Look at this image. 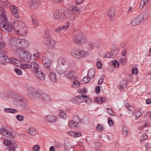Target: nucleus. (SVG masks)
Segmentation results:
<instances>
[{"label": "nucleus", "instance_id": "1a4fd4ad", "mask_svg": "<svg viewBox=\"0 0 151 151\" xmlns=\"http://www.w3.org/2000/svg\"><path fill=\"white\" fill-rule=\"evenodd\" d=\"M29 46L28 41L24 39H19V47L27 48Z\"/></svg>", "mask_w": 151, "mask_h": 151}, {"label": "nucleus", "instance_id": "473e14b6", "mask_svg": "<svg viewBox=\"0 0 151 151\" xmlns=\"http://www.w3.org/2000/svg\"><path fill=\"white\" fill-rule=\"evenodd\" d=\"M19 61L20 62V63H16V64H15L16 65H17V63H18V64H20L21 68L22 69H26L30 68V64H22L21 61L20 60H19Z\"/></svg>", "mask_w": 151, "mask_h": 151}, {"label": "nucleus", "instance_id": "864d4df0", "mask_svg": "<svg viewBox=\"0 0 151 151\" xmlns=\"http://www.w3.org/2000/svg\"><path fill=\"white\" fill-rule=\"evenodd\" d=\"M141 109H140L139 111H137L135 113V116L137 118H139L141 115L142 113L141 112Z\"/></svg>", "mask_w": 151, "mask_h": 151}, {"label": "nucleus", "instance_id": "412c9836", "mask_svg": "<svg viewBox=\"0 0 151 151\" xmlns=\"http://www.w3.org/2000/svg\"><path fill=\"white\" fill-rule=\"evenodd\" d=\"M145 19H132L131 24L133 26L138 25L139 23H143L145 22Z\"/></svg>", "mask_w": 151, "mask_h": 151}, {"label": "nucleus", "instance_id": "4c0bfd02", "mask_svg": "<svg viewBox=\"0 0 151 151\" xmlns=\"http://www.w3.org/2000/svg\"><path fill=\"white\" fill-rule=\"evenodd\" d=\"M127 81H126L122 80L120 83L121 87L123 89L125 88L127 86Z\"/></svg>", "mask_w": 151, "mask_h": 151}, {"label": "nucleus", "instance_id": "5fc2aeb1", "mask_svg": "<svg viewBox=\"0 0 151 151\" xmlns=\"http://www.w3.org/2000/svg\"><path fill=\"white\" fill-rule=\"evenodd\" d=\"M108 122L110 126H112L114 125V122L111 119H109Z\"/></svg>", "mask_w": 151, "mask_h": 151}, {"label": "nucleus", "instance_id": "bf43d9fd", "mask_svg": "<svg viewBox=\"0 0 151 151\" xmlns=\"http://www.w3.org/2000/svg\"><path fill=\"white\" fill-rule=\"evenodd\" d=\"M96 65L99 69H101L102 68V63L101 61H98L97 62Z\"/></svg>", "mask_w": 151, "mask_h": 151}, {"label": "nucleus", "instance_id": "5701e85b", "mask_svg": "<svg viewBox=\"0 0 151 151\" xmlns=\"http://www.w3.org/2000/svg\"><path fill=\"white\" fill-rule=\"evenodd\" d=\"M87 45L86 46V48L89 50H91L93 49L94 45L95 47H98V45L96 43L94 44L91 42H89L87 43Z\"/></svg>", "mask_w": 151, "mask_h": 151}, {"label": "nucleus", "instance_id": "20e7f679", "mask_svg": "<svg viewBox=\"0 0 151 151\" xmlns=\"http://www.w3.org/2000/svg\"><path fill=\"white\" fill-rule=\"evenodd\" d=\"M75 35L74 41L77 44L81 45L86 42L87 39L84 33L77 29L75 31Z\"/></svg>", "mask_w": 151, "mask_h": 151}, {"label": "nucleus", "instance_id": "052dcab7", "mask_svg": "<svg viewBox=\"0 0 151 151\" xmlns=\"http://www.w3.org/2000/svg\"><path fill=\"white\" fill-rule=\"evenodd\" d=\"M33 150L34 151H38L40 149V146L37 145H35L33 147Z\"/></svg>", "mask_w": 151, "mask_h": 151}, {"label": "nucleus", "instance_id": "2eb2a0df", "mask_svg": "<svg viewBox=\"0 0 151 151\" xmlns=\"http://www.w3.org/2000/svg\"><path fill=\"white\" fill-rule=\"evenodd\" d=\"M11 10L12 15L15 18H19V14L17 7L15 5H12L11 6Z\"/></svg>", "mask_w": 151, "mask_h": 151}, {"label": "nucleus", "instance_id": "a18cd8bd", "mask_svg": "<svg viewBox=\"0 0 151 151\" xmlns=\"http://www.w3.org/2000/svg\"><path fill=\"white\" fill-rule=\"evenodd\" d=\"M103 98L102 97H100L95 99V102H97L100 103H101L103 101Z\"/></svg>", "mask_w": 151, "mask_h": 151}, {"label": "nucleus", "instance_id": "c85d7f7f", "mask_svg": "<svg viewBox=\"0 0 151 151\" xmlns=\"http://www.w3.org/2000/svg\"><path fill=\"white\" fill-rule=\"evenodd\" d=\"M49 77L51 81L54 83H56L57 81V79L56 77V75L55 73L54 72H51L49 75Z\"/></svg>", "mask_w": 151, "mask_h": 151}, {"label": "nucleus", "instance_id": "ddd939ff", "mask_svg": "<svg viewBox=\"0 0 151 151\" xmlns=\"http://www.w3.org/2000/svg\"><path fill=\"white\" fill-rule=\"evenodd\" d=\"M118 50L116 49L112 52L105 53L103 55V56L105 58H110L112 57L113 58L115 57L118 53Z\"/></svg>", "mask_w": 151, "mask_h": 151}, {"label": "nucleus", "instance_id": "4d7b16f0", "mask_svg": "<svg viewBox=\"0 0 151 151\" xmlns=\"http://www.w3.org/2000/svg\"><path fill=\"white\" fill-rule=\"evenodd\" d=\"M70 9L72 10V12L76 11L77 12H79V9L76 6H74L72 7L71 9L70 8Z\"/></svg>", "mask_w": 151, "mask_h": 151}, {"label": "nucleus", "instance_id": "69168bd1", "mask_svg": "<svg viewBox=\"0 0 151 151\" xmlns=\"http://www.w3.org/2000/svg\"><path fill=\"white\" fill-rule=\"evenodd\" d=\"M81 135V132H75L74 135V137H78Z\"/></svg>", "mask_w": 151, "mask_h": 151}, {"label": "nucleus", "instance_id": "0e129e2a", "mask_svg": "<svg viewBox=\"0 0 151 151\" xmlns=\"http://www.w3.org/2000/svg\"><path fill=\"white\" fill-rule=\"evenodd\" d=\"M113 64L114 65V66L115 67H118L119 65V62L117 61H113Z\"/></svg>", "mask_w": 151, "mask_h": 151}, {"label": "nucleus", "instance_id": "f3484780", "mask_svg": "<svg viewBox=\"0 0 151 151\" xmlns=\"http://www.w3.org/2000/svg\"><path fill=\"white\" fill-rule=\"evenodd\" d=\"M19 39L13 37L9 40V43L12 45L19 47Z\"/></svg>", "mask_w": 151, "mask_h": 151}, {"label": "nucleus", "instance_id": "7c9ffc66", "mask_svg": "<svg viewBox=\"0 0 151 151\" xmlns=\"http://www.w3.org/2000/svg\"><path fill=\"white\" fill-rule=\"evenodd\" d=\"M95 71L93 69H90L88 71V77L91 79L93 78L95 76Z\"/></svg>", "mask_w": 151, "mask_h": 151}, {"label": "nucleus", "instance_id": "f704fd0d", "mask_svg": "<svg viewBox=\"0 0 151 151\" xmlns=\"http://www.w3.org/2000/svg\"><path fill=\"white\" fill-rule=\"evenodd\" d=\"M114 9H111L107 12V15L109 18H111V19L112 17H114Z\"/></svg>", "mask_w": 151, "mask_h": 151}, {"label": "nucleus", "instance_id": "c756f323", "mask_svg": "<svg viewBox=\"0 0 151 151\" xmlns=\"http://www.w3.org/2000/svg\"><path fill=\"white\" fill-rule=\"evenodd\" d=\"M65 76L69 78L73 79V77L74 76V72L73 71H65L64 73Z\"/></svg>", "mask_w": 151, "mask_h": 151}, {"label": "nucleus", "instance_id": "39448f33", "mask_svg": "<svg viewBox=\"0 0 151 151\" xmlns=\"http://www.w3.org/2000/svg\"><path fill=\"white\" fill-rule=\"evenodd\" d=\"M17 52L22 60L25 62L30 61L31 55L29 52L25 51L23 49L19 48L17 49Z\"/></svg>", "mask_w": 151, "mask_h": 151}, {"label": "nucleus", "instance_id": "37998d69", "mask_svg": "<svg viewBox=\"0 0 151 151\" xmlns=\"http://www.w3.org/2000/svg\"><path fill=\"white\" fill-rule=\"evenodd\" d=\"M60 117L65 119L66 118L67 115L63 111L61 110L60 113Z\"/></svg>", "mask_w": 151, "mask_h": 151}, {"label": "nucleus", "instance_id": "49530a36", "mask_svg": "<svg viewBox=\"0 0 151 151\" xmlns=\"http://www.w3.org/2000/svg\"><path fill=\"white\" fill-rule=\"evenodd\" d=\"M148 136L145 134H142L140 137V139L142 141H144L147 138Z\"/></svg>", "mask_w": 151, "mask_h": 151}, {"label": "nucleus", "instance_id": "0eeeda50", "mask_svg": "<svg viewBox=\"0 0 151 151\" xmlns=\"http://www.w3.org/2000/svg\"><path fill=\"white\" fill-rule=\"evenodd\" d=\"M87 54V52H85L83 50H73L71 51V55L77 58L83 57Z\"/></svg>", "mask_w": 151, "mask_h": 151}, {"label": "nucleus", "instance_id": "9d476101", "mask_svg": "<svg viewBox=\"0 0 151 151\" xmlns=\"http://www.w3.org/2000/svg\"><path fill=\"white\" fill-rule=\"evenodd\" d=\"M56 69L57 73L60 75H61L63 74H64L67 68L66 66H63V65L59 64L58 65Z\"/></svg>", "mask_w": 151, "mask_h": 151}, {"label": "nucleus", "instance_id": "4468645a", "mask_svg": "<svg viewBox=\"0 0 151 151\" xmlns=\"http://www.w3.org/2000/svg\"><path fill=\"white\" fill-rule=\"evenodd\" d=\"M42 62L44 66L46 68H49L51 65V60L48 57L43 56L42 59Z\"/></svg>", "mask_w": 151, "mask_h": 151}, {"label": "nucleus", "instance_id": "f03ea898", "mask_svg": "<svg viewBox=\"0 0 151 151\" xmlns=\"http://www.w3.org/2000/svg\"><path fill=\"white\" fill-rule=\"evenodd\" d=\"M5 100L9 102H12L17 106L22 107L24 109L27 107V101L18 94L10 92L7 94Z\"/></svg>", "mask_w": 151, "mask_h": 151}, {"label": "nucleus", "instance_id": "7ed1b4c3", "mask_svg": "<svg viewBox=\"0 0 151 151\" xmlns=\"http://www.w3.org/2000/svg\"><path fill=\"white\" fill-rule=\"evenodd\" d=\"M28 92L33 96L40 99L45 103H48L51 101L50 96L39 88L30 87L28 88Z\"/></svg>", "mask_w": 151, "mask_h": 151}, {"label": "nucleus", "instance_id": "e433bc0d", "mask_svg": "<svg viewBox=\"0 0 151 151\" xmlns=\"http://www.w3.org/2000/svg\"><path fill=\"white\" fill-rule=\"evenodd\" d=\"M74 123L76 124H78L81 120L79 118V116L77 115H76L73 117V119Z\"/></svg>", "mask_w": 151, "mask_h": 151}, {"label": "nucleus", "instance_id": "58836bf2", "mask_svg": "<svg viewBox=\"0 0 151 151\" xmlns=\"http://www.w3.org/2000/svg\"><path fill=\"white\" fill-rule=\"evenodd\" d=\"M37 132L36 130L33 127L29 128L28 133L31 135H34Z\"/></svg>", "mask_w": 151, "mask_h": 151}, {"label": "nucleus", "instance_id": "09e8293b", "mask_svg": "<svg viewBox=\"0 0 151 151\" xmlns=\"http://www.w3.org/2000/svg\"><path fill=\"white\" fill-rule=\"evenodd\" d=\"M122 134L124 136H126L127 134V129L125 127H124L123 128Z\"/></svg>", "mask_w": 151, "mask_h": 151}, {"label": "nucleus", "instance_id": "c9c22d12", "mask_svg": "<svg viewBox=\"0 0 151 151\" xmlns=\"http://www.w3.org/2000/svg\"><path fill=\"white\" fill-rule=\"evenodd\" d=\"M58 65L62 64L64 66L66 63V61L63 58H60L58 60Z\"/></svg>", "mask_w": 151, "mask_h": 151}, {"label": "nucleus", "instance_id": "4be33fe9", "mask_svg": "<svg viewBox=\"0 0 151 151\" xmlns=\"http://www.w3.org/2000/svg\"><path fill=\"white\" fill-rule=\"evenodd\" d=\"M81 98V102H86L88 103H90L91 102V100L87 96L81 95L80 96Z\"/></svg>", "mask_w": 151, "mask_h": 151}, {"label": "nucleus", "instance_id": "2f4dec72", "mask_svg": "<svg viewBox=\"0 0 151 151\" xmlns=\"http://www.w3.org/2000/svg\"><path fill=\"white\" fill-rule=\"evenodd\" d=\"M4 111L5 112L11 113H14L17 111L16 109L10 108H5L4 109Z\"/></svg>", "mask_w": 151, "mask_h": 151}, {"label": "nucleus", "instance_id": "423d86ee", "mask_svg": "<svg viewBox=\"0 0 151 151\" xmlns=\"http://www.w3.org/2000/svg\"><path fill=\"white\" fill-rule=\"evenodd\" d=\"M0 57L1 59L7 63H12L13 64H16V63H20L17 59L13 58H9L6 56V53L3 50H0Z\"/></svg>", "mask_w": 151, "mask_h": 151}, {"label": "nucleus", "instance_id": "338daca9", "mask_svg": "<svg viewBox=\"0 0 151 151\" xmlns=\"http://www.w3.org/2000/svg\"><path fill=\"white\" fill-rule=\"evenodd\" d=\"M5 43L4 42H0V49L3 48L5 46Z\"/></svg>", "mask_w": 151, "mask_h": 151}, {"label": "nucleus", "instance_id": "3c124183", "mask_svg": "<svg viewBox=\"0 0 151 151\" xmlns=\"http://www.w3.org/2000/svg\"><path fill=\"white\" fill-rule=\"evenodd\" d=\"M16 118L19 121H22L24 120V117L23 116L18 114Z\"/></svg>", "mask_w": 151, "mask_h": 151}, {"label": "nucleus", "instance_id": "aec40b11", "mask_svg": "<svg viewBox=\"0 0 151 151\" xmlns=\"http://www.w3.org/2000/svg\"><path fill=\"white\" fill-rule=\"evenodd\" d=\"M73 83L72 85V87L73 88H77L80 86V83L78 81V78L76 77H74L73 78Z\"/></svg>", "mask_w": 151, "mask_h": 151}, {"label": "nucleus", "instance_id": "680f3d73", "mask_svg": "<svg viewBox=\"0 0 151 151\" xmlns=\"http://www.w3.org/2000/svg\"><path fill=\"white\" fill-rule=\"evenodd\" d=\"M95 92L97 93H99L100 91V86H97L95 89Z\"/></svg>", "mask_w": 151, "mask_h": 151}, {"label": "nucleus", "instance_id": "393cba45", "mask_svg": "<svg viewBox=\"0 0 151 151\" xmlns=\"http://www.w3.org/2000/svg\"><path fill=\"white\" fill-rule=\"evenodd\" d=\"M6 12L3 8L0 6V19H7Z\"/></svg>", "mask_w": 151, "mask_h": 151}, {"label": "nucleus", "instance_id": "cd10ccee", "mask_svg": "<svg viewBox=\"0 0 151 151\" xmlns=\"http://www.w3.org/2000/svg\"><path fill=\"white\" fill-rule=\"evenodd\" d=\"M81 98L79 96H77L72 98L71 100V101L74 104H79L81 101Z\"/></svg>", "mask_w": 151, "mask_h": 151}, {"label": "nucleus", "instance_id": "6ab92c4d", "mask_svg": "<svg viewBox=\"0 0 151 151\" xmlns=\"http://www.w3.org/2000/svg\"><path fill=\"white\" fill-rule=\"evenodd\" d=\"M45 119L46 121L50 122H54L56 120V118L52 115L46 116L45 117Z\"/></svg>", "mask_w": 151, "mask_h": 151}, {"label": "nucleus", "instance_id": "c03bdc74", "mask_svg": "<svg viewBox=\"0 0 151 151\" xmlns=\"http://www.w3.org/2000/svg\"><path fill=\"white\" fill-rule=\"evenodd\" d=\"M12 143H11V141L9 139H7L4 140V144L5 145H11L12 146Z\"/></svg>", "mask_w": 151, "mask_h": 151}, {"label": "nucleus", "instance_id": "dca6fc26", "mask_svg": "<svg viewBox=\"0 0 151 151\" xmlns=\"http://www.w3.org/2000/svg\"><path fill=\"white\" fill-rule=\"evenodd\" d=\"M0 133L4 136L7 137L12 138L13 137L12 134L8 132L4 129H0Z\"/></svg>", "mask_w": 151, "mask_h": 151}, {"label": "nucleus", "instance_id": "8fccbe9b", "mask_svg": "<svg viewBox=\"0 0 151 151\" xmlns=\"http://www.w3.org/2000/svg\"><path fill=\"white\" fill-rule=\"evenodd\" d=\"M14 70L16 73L18 75H21L22 74V72L21 70L17 68L14 69Z\"/></svg>", "mask_w": 151, "mask_h": 151}, {"label": "nucleus", "instance_id": "72a5a7b5", "mask_svg": "<svg viewBox=\"0 0 151 151\" xmlns=\"http://www.w3.org/2000/svg\"><path fill=\"white\" fill-rule=\"evenodd\" d=\"M17 147L16 142L12 143V146L9 147L7 151H15V149Z\"/></svg>", "mask_w": 151, "mask_h": 151}, {"label": "nucleus", "instance_id": "a19ab883", "mask_svg": "<svg viewBox=\"0 0 151 151\" xmlns=\"http://www.w3.org/2000/svg\"><path fill=\"white\" fill-rule=\"evenodd\" d=\"M107 110V113L109 115L112 116H114L116 115V114L113 112V110L110 108H106Z\"/></svg>", "mask_w": 151, "mask_h": 151}, {"label": "nucleus", "instance_id": "a211bd4d", "mask_svg": "<svg viewBox=\"0 0 151 151\" xmlns=\"http://www.w3.org/2000/svg\"><path fill=\"white\" fill-rule=\"evenodd\" d=\"M62 15L61 10L60 9L57 10L53 14V17L54 19H59L61 18Z\"/></svg>", "mask_w": 151, "mask_h": 151}, {"label": "nucleus", "instance_id": "13d9d810", "mask_svg": "<svg viewBox=\"0 0 151 151\" xmlns=\"http://www.w3.org/2000/svg\"><path fill=\"white\" fill-rule=\"evenodd\" d=\"M138 70L137 68H133L132 70V74H135L137 75L138 73Z\"/></svg>", "mask_w": 151, "mask_h": 151}, {"label": "nucleus", "instance_id": "774afa93", "mask_svg": "<svg viewBox=\"0 0 151 151\" xmlns=\"http://www.w3.org/2000/svg\"><path fill=\"white\" fill-rule=\"evenodd\" d=\"M145 146L147 149H150L151 148V145L148 143H146L145 144Z\"/></svg>", "mask_w": 151, "mask_h": 151}, {"label": "nucleus", "instance_id": "a878e982", "mask_svg": "<svg viewBox=\"0 0 151 151\" xmlns=\"http://www.w3.org/2000/svg\"><path fill=\"white\" fill-rule=\"evenodd\" d=\"M149 14L148 12L145 11L144 13L139 14L138 17L139 19H147L149 16Z\"/></svg>", "mask_w": 151, "mask_h": 151}, {"label": "nucleus", "instance_id": "ea45409f", "mask_svg": "<svg viewBox=\"0 0 151 151\" xmlns=\"http://www.w3.org/2000/svg\"><path fill=\"white\" fill-rule=\"evenodd\" d=\"M105 128L102 125L100 124H98L96 127L97 130L100 132H101L102 131L104 130Z\"/></svg>", "mask_w": 151, "mask_h": 151}, {"label": "nucleus", "instance_id": "b1692460", "mask_svg": "<svg viewBox=\"0 0 151 151\" xmlns=\"http://www.w3.org/2000/svg\"><path fill=\"white\" fill-rule=\"evenodd\" d=\"M69 22H67L66 25L63 26L62 27H60L57 29H56L55 30V31L56 32H59L63 29H67L69 28Z\"/></svg>", "mask_w": 151, "mask_h": 151}, {"label": "nucleus", "instance_id": "603ef678", "mask_svg": "<svg viewBox=\"0 0 151 151\" xmlns=\"http://www.w3.org/2000/svg\"><path fill=\"white\" fill-rule=\"evenodd\" d=\"M90 80L91 79L88 77H85L82 79V81H84L85 83H86L89 82Z\"/></svg>", "mask_w": 151, "mask_h": 151}, {"label": "nucleus", "instance_id": "6e6552de", "mask_svg": "<svg viewBox=\"0 0 151 151\" xmlns=\"http://www.w3.org/2000/svg\"><path fill=\"white\" fill-rule=\"evenodd\" d=\"M45 43L48 47H54L55 45V41L52 40L49 35H47L44 38Z\"/></svg>", "mask_w": 151, "mask_h": 151}, {"label": "nucleus", "instance_id": "79ce46f5", "mask_svg": "<svg viewBox=\"0 0 151 151\" xmlns=\"http://www.w3.org/2000/svg\"><path fill=\"white\" fill-rule=\"evenodd\" d=\"M83 124H86L89 122V119L87 117H83L81 120Z\"/></svg>", "mask_w": 151, "mask_h": 151}, {"label": "nucleus", "instance_id": "e2e57ef3", "mask_svg": "<svg viewBox=\"0 0 151 151\" xmlns=\"http://www.w3.org/2000/svg\"><path fill=\"white\" fill-rule=\"evenodd\" d=\"M67 134L72 137H74L75 132L73 131H70L67 132Z\"/></svg>", "mask_w": 151, "mask_h": 151}, {"label": "nucleus", "instance_id": "bb28decb", "mask_svg": "<svg viewBox=\"0 0 151 151\" xmlns=\"http://www.w3.org/2000/svg\"><path fill=\"white\" fill-rule=\"evenodd\" d=\"M30 68H32L34 69V73L36 70H39L40 69L39 65L36 62H32L31 64L30 65Z\"/></svg>", "mask_w": 151, "mask_h": 151}, {"label": "nucleus", "instance_id": "f8f14e48", "mask_svg": "<svg viewBox=\"0 0 151 151\" xmlns=\"http://www.w3.org/2000/svg\"><path fill=\"white\" fill-rule=\"evenodd\" d=\"M41 0H33L32 2H29V5L34 9H37L38 7L40 5Z\"/></svg>", "mask_w": 151, "mask_h": 151}, {"label": "nucleus", "instance_id": "f257e3e1", "mask_svg": "<svg viewBox=\"0 0 151 151\" xmlns=\"http://www.w3.org/2000/svg\"><path fill=\"white\" fill-rule=\"evenodd\" d=\"M0 27L1 30L4 32H9L13 30L20 36L25 35L27 31L25 23L19 20L15 21L12 24L8 19H0Z\"/></svg>", "mask_w": 151, "mask_h": 151}, {"label": "nucleus", "instance_id": "de8ad7c7", "mask_svg": "<svg viewBox=\"0 0 151 151\" xmlns=\"http://www.w3.org/2000/svg\"><path fill=\"white\" fill-rule=\"evenodd\" d=\"M34 27H36L38 26V22L37 19H32Z\"/></svg>", "mask_w": 151, "mask_h": 151}, {"label": "nucleus", "instance_id": "6e6d98bb", "mask_svg": "<svg viewBox=\"0 0 151 151\" xmlns=\"http://www.w3.org/2000/svg\"><path fill=\"white\" fill-rule=\"evenodd\" d=\"M75 123H74V122L73 120L71 121L68 124L69 126L71 127H75L76 126V125H75Z\"/></svg>", "mask_w": 151, "mask_h": 151}, {"label": "nucleus", "instance_id": "9b49d317", "mask_svg": "<svg viewBox=\"0 0 151 151\" xmlns=\"http://www.w3.org/2000/svg\"><path fill=\"white\" fill-rule=\"evenodd\" d=\"M35 74L36 76L40 80L43 81L45 79V75L40 69L39 70H36Z\"/></svg>", "mask_w": 151, "mask_h": 151}]
</instances>
